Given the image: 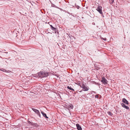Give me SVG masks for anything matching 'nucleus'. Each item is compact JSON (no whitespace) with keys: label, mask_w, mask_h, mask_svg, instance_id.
I'll list each match as a JSON object with an SVG mask.
<instances>
[{"label":"nucleus","mask_w":130,"mask_h":130,"mask_svg":"<svg viewBox=\"0 0 130 130\" xmlns=\"http://www.w3.org/2000/svg\"><path fill=\"white\" fill-rule=\"evenodd\" d=\"M38 74L39 76L41 78L46 77L48 75L47 73L43 72L39 73Z\"/></svg>","instance_id":"nucleus-1"},{"label":"nucleus","mask_w":130,"mask_h":130,"mask_svg":"<svg viewBox=\"0 0 130 130\" xmlns=\"http://www.w3.org/2000/svg\"><path fill=\"white\" fill-rule=\"evenodd\" d=\"M101 82L104 84H107V81L106 79L104 77H102Z\"/></svg>","instance_id":"nucleus-5"},{"label":"nucleus","mask_w":130,"mask_h":130,"mask_svg":"<svg viewBox=\"0 0 130 130\" xmlns=\"http://www.w3.org/2000/svg\"><path fill=\"white\" fill-rule=\"evenodd\" d=\"M114 0H109V2L110 4H112L113 3Z\"/></svg>","instance_id":"nucleus-14"},{"label":"nucleus","mask_w":130,"mask_h":130,"mask_svg":"<svg viewBox=\"0 0 130 130\" xmlns=\"http://www.w3.org/2000/svg\"><path fill=\"white\" fill-rule=\"evenodd\" d=\"M107 113L110 116H112V115H113L112 113L111 112L109 111L107 112Z\"/></svg>","instance_id":"nucleus-15"},{"label":"nucleus","mask_w":130,"mask_h":130,"mask_svg":"<svg viewBox=\"0 0 130 130\" xmlns=\"http://www.w3.org/2000/svg\"><path fill=\"white\" fill-rule=\"evenodd\" d=\"M101 38L102 39H103V40H106V38Z\"/></svg>","instance_id":"nucleus-19"},{"label":"nucleus","mask_w":130,"mask_h":130,"mask_svg":"<svg viewBox=\"0 0 130 130\" xmlns=\"http://www.w3.org/2000/svg\"><path fill=\"white\" fill-rule=\"evenodd\" d=\"M32 110L41 118L40 113L39 110L34 108H32Z\"/></svg>","instance_id":"nucleus-3"},{"label":"nucleus","mask_w":130,"mask_h":130,"mask_svg":"<svg viewBox=\"0 0 130 130\" xmlns=\"http://www.w3.org/2000/svg\"><path fill=\"white\" fill-rule=\"evenodd\" d=\"M34 126H38L39 125L37 123H35Z\"/></svg>","instance_id":"nucleus-18"},{"label":"nucleus","mask_w":130,"mask_h":130,"mask_svg":"<svg viewBox=\"0 0 130 130\" xmlns=\"http://www.w3.org/2000/svg\"><path fill=\"white\" fill-rule=\"evenodd\" d=\"M123 108H125L127 110H128L129 109V107L126 106L124 103H122L121 104Z\"/></svg>","instance_id":"nucleus-6"},{"label":"nucleus","mask_w":130,"mask_h":130,"mask_svg":"<svg viewBox=\"0 0 130 130\" xmlns=\"http://www.w3.org/2000/svg\"><path fill=\"white\" fill-rule=\"evenodd\" d=\"M82 91L81 90V91H79L80 92H82Z\"/></svg>","instance_id":"nucleus-23"},{"label":"nucleus","mask_w":130,"mask_h":130,"mask_svg":"<svg viewBox=\"0 0 130 130\" xmlns=\"http://www.w3.org/2000/svg\"><path fill=\"white\" fill-rule=\"evenodd\" d=\"M51 29L53 31H54L55 32H56L57 30V29L56 28H55L53 27L51 28Z\"/></svg>","instance_id":"nucleus-11"},{"label":"nucleus","mask_w":130,"mask_h":130,"mask_svg":"<svg viewBox=\"0 0 130 130\" xmlns=\"http://www.w3.org/2000/svg\"><path fill=\"white\" fill-rule=\"evenodd\" d=\"M28 123L30 125H31L33 126H34L35 123H34L32 122H31L30 121H29L28 122Z\"/></svg>","instance_id":"nucleus-13"},{"label":"nucleus","mask_w":130,"mask_h":130,"mask_svg":"<svg viewBox=\"0 0 130 130\" xmlns=\"http://www.w3.org/2000/svg\"><path fill=\"white\" fill-rule=\"evenodd\" d=\"M71 90H73V91H74V90L73 89V88H72L71 89Z\"/></svg>","instance_id":"nucleus-22"},{"label":"nucleus","mask_w":130,"mask_h":130,"mask_svg":"<svg viewBox=\"0 0 130 130\" xmlns=\"http://www.w3.org/2000/svg\"><path fill=\"white\" fill-rule=\"evenodd\" d=\"M122 102H123L125 104H126L127 105L128 104V101L125 99L123 98L122 100Z\"/></svg>","instance_id":"nucleus-8"},{"label":"nucleus","mask_w":130,"mask_h":130,"mask_svg":"<svg viewBox=\"0 0 130 130\" xmlns=\"http://www.w3.org/2000/svg\"><path fill=\"white\" fill-rule=\"evenodd\" d=\"M75 6L78 9H79L80 8L79 6L77 5L76 4H75Z\"/></svg>","instance_id":"nucleus-16"},{"label":"nucleus","mask_w":130,"mask_h":130,"mask_svg":"<svg viewBox=\"0 0 130 130\" xmlns=\"http://www.w3.org/2000/svg\"><path fill=\"white\" fill-rule=\"evenodd\" d=\"M98 95H96L95 96V97L96 98H98Z\"/></svg>","instance_id":"nucleus-20"},{"label":"nucleus","mask_w":130,"mask_h":130,"mask_svg":"<svg viewBox=\"0 0 130 130\" xmlns=\"http://www.w3.org/2000/svg\"><path fill=\"white\" fill-rule=\"evenodd\" d=\"M80 86L83 88L82 90L83 91H86L88 90L89 89V87L84 84H83L82 85Z\"/></svg>","instance_id":"nucleus-2"},{"label":"nucleus","mask_w":130,"mask_h":130,"mask_svg":"<svg viewBox=\"0 0 130 130\" xmlns=\"http://www.w3.org/2000/svg\"><path fill=\"white\" fill-rule=\"evenodd\" d=\"M41 113L42 115L43 116L45 117L46 118H48V117L46 115V113H44V112L43 111H41Z\"/></svg>","instance_id":"nucleus-9"},{"label":"nucleus","mask_w":130,"mask_h":130,"mask_svg":"<svg viewBox=\"0 0 130 130\" xmlns=\"http://www.w3.org/2000/svg\"><path fill=\"white\" fill-rule=\"evenodd\" d=\"M67 88L69 89L70 90H71L72 89V88H71V87H69V86H68L67 87Z\"/></svg>","instance_id":"nucleus-17"},{"label":"nucleus","mask_w":130,"mask_h":130,"mask_svg":"<svg viewBox=\"0 0 130 130\" xmlns=\"http://www.w3.org/2000/svg\"><path fill=\"white\" fill-rule=\"evenodd\" d=\"M49 23H50L49 22H48V24H49Z\"/></svg>","instance_id":"nucleus-25"},{"label":"nucleus","mask_w":130,"mask_h":130,"mask_svg":"<svg viewBox=\"0 0 130 130\" xmlns=\"http://www.w3.org/2000/svg\"><path fill=\"white\" fill-rule=\"evenodd\" d=\"M68 107L69 109H72L73 107V106L72 104H70L68 106Z\"/></svg>","instance_id":"nucleus-10"},{"label":"nucleus","mask_w":130,"mask_h":130,"mask_svg":"<svg viewBox=\"0 0 130 130\" xmlns=\"http://www.w3.org/2000/svg\"><path fill=\"white\" fill-rule=\"evenodd\" d=\"M77 128L78 130H82V128L80 125L78 123L76 124Z\"/></svg>","instance_id":"nucleus-7"},{"label":"nucleus","mask_w":130,"mask_h":130,"mask_svg":"<svg viewBox=\"0 0 130 130\" xmlns=\"http://www.w3.org/2000/svg\"><path fill=\"white\" fill-rule=\"evenodd\" d=\"M50 26H51V28H52V27H53V26H52V25H50Z\"/></svg>","instance_id":"nucleus-21"},{"label":"nucleus","mask_w":130,"mask_h":130,"mask_svg":"<svg viewBox=\"0 0 130 130\" xmlns=\"http://www.w3.org/2000/svg\"><path fill=\"white\" fill-rule=\"evenodd\" d=\"M96 10L100 14H103L102 7L101 6H98Z\"/></svg>","instance_id":"nucleus-4"},{"label":"nucleus","mask_w":130,"mask_h":130,"mask_svg":"<svg viewBox=\"0 0 130 130\" xmlns=\"http://www.w3.org/2000/svg\"><path fill=\"white\" fill-rule=\"evenodd\" d=\"M51 4V6L52 7H55V8H58V9L59 8L58 7H57L54 4H52V3Z\"/></svg>","instance_id":"nucleus-12"},{"label":"nucleus","mask_w":130,"mask_h":130,"mask_svg":"<svg viewBox=\"0 0 130 130\" xmlns=\"http://www.w3.org/2000/svg\"><path fill=\"white\" fill-rule=\"evenodd\" d=\"M99 68V67H98V69H98Z\"/></svg>","instance_id":"nucleus-24"}]
</instances>
